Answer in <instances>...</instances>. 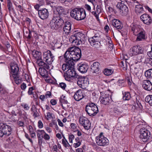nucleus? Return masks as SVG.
<instances>
[{
	"mask_svg": "<svg viewBox=\"0 0 152 152\" xmlns=\"http://www.w3.org/2000/svg\"><path fill=\"white\" fill-rule=\"evenodd\" d=\"M81 55L80 49L79 48L72 47L69 48L66 51L64 58L66 63H70L71 64H74L73 61H77L81 57Z\"/></svg>",
	"mask_w": 152,
	"mask_h": 152,
	"instance_id": "obj_1",
	"label": "nucleus"
},
{
	"mask_svg": "<svg viewBox=\"0 0 152 152\" xmlns=\"http://www.w3.org/2000/svg\"><path fill=\"white\" fill-rule=\"evenodd\" d=\"M64 18L61 15L53 14V17L50 21V25L52 29H57L64 23Z\"/></svg>",
	"mask_w": 152,
	"mask_h": 152,
	"instance_id": "obj_2",
	"label": "nucleus"
},
{
	"mask_svg": "<svg viewBox=\"0 0 152 152\" xmlns=\"http://www.w3.org/2000/svg\"><path fill=\"white\" fill-rule=\"evenodd\" d=\"M70 15L72 18L77 20L84 19L86 17V13L83 9L75 8L70 12Z\"/></svg>",
	"mask_w": 152,
	"mask_h": 152,
	"instance_id": "obj_3",
	"label": "nucleus"
},
{
	"mask_svg": "<svg viewBox=\"0 0 152 152\" xmlns=\"http://www.w3.org/2000/svg\"><path fill=\"white\" fill-rule=\"evenodd\" d=\"M86 38L85 35L80 33H75L71 35L69 39V41L75 45H78L84 43Z\"/></svg>",
	"mask_w": 152,
	"mask_h": 152,
	"instance_id": "obj_4",
	"label": "nucleus"
},
{
	"mask_svg": "<svg viewBox=\"0 0 152 152\" xmlns=\"http://www.w3.org/2000/svg\"><path fill=\"white\" fill-rule=\"evenodd\" d=\"M11 71L13 74L12 75L13 79L17 84L21 83L22 78L20 77L18 74L19 68L18 65L15 64H12L11 65Z\"/></svg>",
	"mask_w": 152,
	"mask_h": 152,
	"instance_id": "obj_5",
	"label": "nucleus"
},
{
	"mask_svg": "<svg viewBox=\"0 0 152 152\" xmlns=\"http://www.w3.org/2000/svg\"><path fill=\"white\" fill-rule=\"evenodd\" d=\"M12 132V129L10 126L6 124H0V137L8 136L11 134Z\"/></svg>",
	"mask_w": 152,
	"mask_h": 152,
	"instance_id": "obj_6",
	"label": "nucleus"
},
{
	"mask_svg": "<svg viewBox=\"0 0 152 152\" xmlns=\"http://www.w3.org/2000/svg\"><path fill=\"white\" fill-rule=\"evenodd\" d=\"M85 110L90 116L95 115L99 112L97 107L93 103H88L86 106Z\"/></svg>",
	"mask_w": 152,
	"mask_h": 152,
	"instance_id": "obj_7",
	"label": "nucleus"
},
{
	"mask_svg": "<svg viewBox=\"0 0 152 152\" xmlns=\"http://www.w3.org/2000/svg\"><path fill=\"white\" fill-rule=\"evenodd\" d=\"M100 37L99 34L97 33L94 36L88 38V41L91 45L95 48H99L100 45Z\"/></svg>",
	"mask_w": 152,
	"mask_h": 152,
	"instance_id": "obj_8",
	"label": "nucleus"
},
{
	"mask_svg": "<svg viewBox=\"0 0 152 152\" xmlns=\"http://www.w3.org/2000/svg\"><path fill=\"white\" fill-rule=\"evenodd\" d=\"M96 141L98 145L101 146L107 145L109 143L108 140L106 137H104L102 132L99 135L96 137Z\"/></svg>",
	"mask_w": 152,
	"mask_h": 152,
	"instance_id": "obj_9",
	"label": "nucleus"
},
{
	"mask_svg": "<svg viewBox=\"0 0 152 152\" xmlns=\"http://www.w3.org/2000/svg\"><path fill=\"white\" fill-rule=\"evenodd\" d=\"M140 137L144 142H147L151 138V132L145 129L140 130Z\"/></svg>",
	"mask_w": 152,
	"mask_h": 152,
	"instance_id": "obj_10",
	"label": "nucleus"
},
{
	"mask_svg": "<svg viewBox=\"0 0 152 152\" xmlns=\"http://www.w3.org/2000/svg\"><path fill=\"white\" fill-rule=\"evenodd\" d=\"M74 65H73L70 68L68 69L64 74L65 79L69 81L71 77H74L76 78V76H78L74 68Z\"/></svg>",
	"mask_w": 152,
	"mask_h": 152,
	"instance_id": "obj_11",
	"label": "nucleus"
},
{
	"mask_svg": "<svg viewBox=\"0 0 152 152\" xmlns=\"http://www.w3.org/2000/svg\"><path fill=\"white\" fill-rule=\"evenodd\" d=\"M43 58V61L48 65L51 64L54 60V56L50 50H48L44 53Z\"/></svg>",
	"mask_w": 152,
	"mask_h": 152,
	"instance_id": "obj_12",
	"label": "nucleus"
},
{
	"mask_svg": "<svg viewBox=\"0 0 152 152\" xmlns=\"http://www.w3.org/2000/svg\"><path fill=\"white\" fill-rule=\"evenodd\" d=\"M142 52V48L139 45L134 46L129 50L128 54L131 56L137 55Z\"/></svg>",
	"mask_w": 152,
	"mask_h": 152,
	"instance_id": "obj_13",
	"label": "nucleus"
},
{
	"mask_svg": "<svg viewBox=\"0 0 152 152\" xmlns=\"http://www.w3.org/2000/svg\"><path fill=\"white\" fill-rule=\"evenodd\" d=\"M34 56L37 59V63L39 66H43L45 68H48V66L44 62L41 58V52L37 51H36Z\"/></svg>",
	"mask_w": 152,
	"mask_h": 152,
	"instance_id": "obj_14",
	"label": "nucleus"
},
{
	"mask_svg": "<svg viewBox=\"0 0 152 152\" xmlns=\"http://www.w3.org/2000/svg\"><path fill=\"white\" fill-rule=\"evenodd\" d=\"M99 100L102 104L105 105L110 104L112 100L111 96L108 94H105L101 96Z\"/></svg>",
	"mask_w": 152,
	"mask_h": 152,
	"instance_id": "obj_15",
	"label": "nucleus"
},
{
	"mask_svg": "<svg viewBox=\"0 0 152 152\" xmlns=\"http://www.w3.org/2000/svg\"><path fill=\"white\" fill-rule=\"evenodd\" d=\"M121 1V2H118L116 7L121 13L124 15L126 14L128 12V8L126 5L122 2V1Z\"/></svg>",
	"mask_w": 152,
	"mask_h": 152,
	"instance_id": "obj_16",
	"label": "nucleus"
},
{
	"mask_svg": "<svg viewBox=\"0 0 152 152\" xmlns=\"http://www.w3.org/2000/svg\"><path fill=\"white\" fill-rule=\"evenodd\" d=\"M79 121L86 129H89L90 126V124L89 121L87 118L84 116L81 117L80 118Z\"/></svg>",
	"mask_w": 152,
	"mask_h": 152,
	"instance_id": "obj_17",
	"label": "nucleus"
},
{
	"mask_svg": "<svg viewBox=\"0 0 152 152\" xmlns=\"http://www.w3.org/2000/svg\"><path fill=\"white\" fill-rule=\"evenodd\" d=\"M76 78L78 79L77 84L80 87L83 88V87L87 85L88 83L87 80L84 77L78 75L76 76Z\"/></svg>",
	"mask_w": 152,
	"mask_h": 152,
	"instance_id": "obj_18",
	"label": "nucleus"
},
{
	"mask_svg": "<svg viewBox=\"0 0 152 152\" xmlns=\"http://www.w3.org/2000/svg\"><path fill=\"white\" fill-rule=\"evenodd\" d=\"M38 15L39 17L42 20L47 19L49 16L48 10L45 8L42 9L38 10Z\"/></svg>",
	"mask_w": 152,
	"mask_h": 152,
	"instance_id": "obj_19",
	"label": "nucleus"
},
{
	"mask_svg": "<svg viewBox=\"0 0 152 152\" xmlns=\"http://www.w3.org/2000/svg\"><path fill=\"white\" fill-rule=\"evenodd\" d=\"M137 36L136 39L137 42L145 40L147 38L146 32L143 29L135 35Z\"/></svg>",
	"mask_w": 152,
	"mask_h": 152,
	"instance_id": "obj_20",
	"label": "nucleus"
},
{
	"mask_svg": "<svg viewBox=\"0 0 152 152\" xmlns=\"http://www.w3.org/2000/svg\"><path fill=\"white\" fill-rule=\"evenodd\" d=\"M85 96L84 91L82 90H79L75 93L74 98L76 101H79Z\"/></svg>",
	"mask_w": 152,
	"mask_h": 152,
	"instance_id": "obj_21",
	"label": "nucleus"
},
{
	"mask_svg": "<svg viewBox=\"0 0 152 152\" xmlns=\"http://www.w3.org/2000/svg\"><path fill=\"white\" fill-rule=\"evenodd\" d=\"M140 18L143 23L145 24L149 25L151 23V19L150 16L147 14H143L140 16Z\"/></svg>",
	"mask_w": 152,
	"mask_h": 152,
	"instance_id": "obj_22",
	"label": "nucleus"
},
{
	"mask_svg": "<svg viewBox=\"0 0 152 152\" xmlns=\"http://www.w3.org/2000/svg\"><path fill=\"white\" fill-rule=\"evenodd\" d=\"M54 12L53 14L62 15V14L64 13V9L63 7L61 6L56 7L53 5H51Z\"/></svg>",
	"mask_w": 152,
	"mask_h": 152,
	"instance_id": "obj_23",
	"label": "nucleus"
},
{
	"mask_svg": "<svg viewBox=\"0 0 152 152\" xmlns=\"http://www.w3.org/2000/svg\"><path fill=\"white\" fill-rule=\"evenodd\" d=\"M130 29L131 31L135 36L139 32L141 31V29H142L140 28V26L133 24H132L131 25Z\"/></svg>",
	"mask_w": 152,
	"mask_h": 152,
	"instance_id": "obj_24",
	"label": "nucleus"
},
{
	"mask_svg": "<svg viewBox=\"0 0 152 152\" xmlns=\"http://www.w3.org/2000/svg\"><path fill=\"white\" fill-rule=\"evenodd\" d=\"M142 87L144 89L148 91L152 89V84L149 80H144L142 82Z\"/></svg>",
	"mask_w": 152,
	"mask_h": 152,
	"instance_id": "obj_25",
	"label": "nucleus"
},
{
	"mask_svg": "<svg viewBox=\"0 0 152 152\" xmlns=\"http://www.w3.org/2000/svg\"><path fill=\"white\" fill-rule=\"evenodd\" d=\"M48 66V68H46L43 66H41L42 67L39 68V72L40 75L42 77L47 78L48 77V72L46 69H49L50 68L49 66L46 64Z\"/></svg>",
	"mask_w": 152,
	"mask_h": 152,
	"instance_id": "obj_26",
	"label": "nucleus"
},
{
	"mask_svg": "<svg viewBox=\"0 0 152 152\" xmlns=\"http://www.w3.org/2000/svg\"><path fill=\"white\" fill-rule=\"evenodd\" d=\"M111 22L113 26L117 29H121L123 27L122 24L118 20L113 19Z\"/></svg>",
	"mask_w": 152,
	"mask_h": 152,
	"instance_id": "obj_27",
	"label": "nucleus"
},
{
	"mask_svg": "<svg viewBox=\"0 0 152 152\" xmlns=\"http://www.w3.org/2000/svg\"><path fill=\"white\" fill-rule=\"evenodd\" d=\"M78 70L81 73L86 72L88 69V66L86 64H79L78 65Z\"/></svg>",
	"mask_w": 152,
	"mask_h": 152,
	"instance_id": "obj_28",
	"label": "nucleus"
},
{
	"mask_svg": "<svg viewBox=\"0 0 152 152\" xmlns=\"http://www.w3.org/2000/svg\"><path fill=\"white\" fill-rule=\"evenodd\" d=\"M100 67V64L98 62H95L91 65V71L93 73H96L99 71Z\"/></svg>",
	"mask_w": 152,
	"mask_h": 152,
	"instance_id": "obj_29",
	"label": "nucleus"
},
{
	"mask_svg": "<svg viewBox=\"0 0 152 152\" xmlns=\"http://www.w3.org/2000/svg\"><path fill=\"white\" fill-rule=\"evenodd\" d=\"M123 112V108L118 106L115 107L113 108V114L116 116L120 115Z\"/></svg>",
	"mask_w": 152,
	"mask_h": 152,
	"instance_id": "obj_30",
	"label": "nucleus"
},
{
	"mask_svg": "<svg viewBox=\"0 0 152 152\" xmlns=\"http://www.w3.org/2000/svg\"><path fill=\"white\" fill-rule=\"evenodd\" d=\"M136 1V3L137 4H135V11L136 12L137 14H140L141 13H142L143 11L142 6L139 4L137 1ZM135 3V2H134Z\"/></svg>",
	"mask_w": 152,
	"mask_h": 152,
	"instance_id": "obj_31",
	"label": "nucleus"
},
{
	"mask_svg": "<svg viewBox=\"0 0 152 152\" xmlns=\"http://www.w3.org/2000/svg\"><path fill=\"white\" fill-rule=\"evenodd\" d=\"M123 99L124 100H128L130 99L131 97L130 94L129 92H126L123 93Z\"/></svg>",
	"mask_w": 152,
	"mask_h": 152,
	"instance_id": "obj_32",
	"label": "nucleus"
},
{
	"mask_svg": "<svg viewBox=\"0 0 152 152\" xmlns=\"http://www.w3.org/2000/svg\"><path fill=\"white\" fill-rule=\"evenodd\" d=\"M66 96L62 95L60 99V102L61 103L63 109H64V107L63 106V104H67L68 103L66 99Z\"/></svg>",
	"mask_w": 152,
	"mask_h": 152,
	"instance_id": "obj_33",
	"label": "nucleus"
},
{
	"mask_svg": "<svg viewBox=\"0 0 152 152\" xmlns=\"http://www.w3.org/2000/svg\"><path fill=\"white\" fill-rule=\"evenodd\" d=\"M64 139H62V144L64 146L65 148H69V147L71 146V145H70L67 140L65 138V137L64 136H63Z\"/></svg>",
	"mask_w": 152,
	"mask_h": 152,
	"instance_id": "obj_34",
	"label": "nucleus"
},
{
	"mask_svg": "<svg viewBox=\"0 0 152 152\" xmlns=\"http://www.w3.org/2000/svg\"><path fill=\"white\" fill-rule=\"evenodd\" d=\"M66 64H63L62 66V69L63 71H65L67 69H68L69 68H70V67L72 66L73 65H74V64L71 65L70 63H66Z\"/></svg>",
	"mask_w": 152,
	"mask_h": 152,
	"instance_id": "obj_35",
	"label": "nucleus"
},
{
	"mask_svg": "<svg viewBox=\"0 0 152 152\" xmlns=\"http://www.w3.org/2000/svg\"><path fill=\"white\" fill-rule=\"evenodd\" d=\"M7 6L10 12L14 10L12 3L10 0H7Z\"/></svg>",
	"mask_w": 152,
	"mask_h": 152,
	"instance_id": "obj_36",
	"label": "nucleus"
},
{
	"mask_svg": "<svg viewBox=\"0 0 152 152\" xmlns=\"http://www.w3.org/2000/svg\"><path fill=\"white\" fill-rule=\"evenodd\" d=\"M145 101L148 103L151 106H152V95L147 96L145 98Z\"/></svg>",
	"mask_w": 152,
	"mask_h": 152,
	"instance_id": "obj_37",
	"label": "nucleus"
},
{
	"mask_svg": "<svg viewBox=\"0 0 152 152\" xmlns=\"http://www.w3.org/2000/svg\"><path fill=\"white\" fill-rule=\"evenodd\" d=\"M145 76L148 78H152V69H150L146 71L145 73Z\"/></svg>",
	"mask_w": 152,
	"mask_h": 152,
	"instance_id": "obj_38",
	"label": "nucleus"
},
{
	"mask_svg": "<svg viewBox=\"0 0 152 152\" xmlns=\"http://www.w3.org/2000/svg\"><path fill=\"white\" fill-rule=\"evenodd\" d=\"M103 72L105 75L107 76L111 75L113 72V70L112 69H109L107 68L104 69Z\"/></svg>",
	"mask_w": 152,
	"mask_h": 152,
	"instance_id": "obj_39",
	"label": "nucleus"
},
{
	"mask_svg": "<svg viewBox=\"0 0 152 152\" xmlns=\"http://www.w3.org/2000/svg\"><path fill=\"white\" fill-rule=\"evenodd\" d=\"M71 29V27H68L64 26L63 28V33L66 35H68L70 33Z\"/></svg>",
	"mask_w": 152,
	"mask_h": 152,
	"instance_id": "obj_40",
	"label": "nucleus"
},
{
	"mask_svg": "<svg viewBox=\"0 0 152 152\" xmlns=\"http://www.w3.org/2000/svg\"><path fill=\"white\" fill-rule=\"evenodd\" d=\"M75 142L73 144V146L74 147L76 148L78 147L80 145L81 142L78 137H77L75 138Z\"/></svg>",
	"mask_w": 152,
	"mask_h": 152,
	"instance_id": "obj_41",
	"label": "nucleus"
},
{
	"mask_svg": "<svg viewBox=\"0 0 152 152\" xmlns=\"http://www.w3.org/2000/svg\"><path fill=\"white\" fill-rule=\"evenodd\" d=\"M45 133L43 130H37V136L38 137H43V134Z\"/></svg>",
	"mask_w": 152,
	"mask_h": 152,
	"instance_id": "obj_42",
	"label": "nucleus"
},
{
	"mask_svg": "<svg viewBox=\"0 0 152 152\" xmlns=\"http://www.w3.org/2000/svg\"><path fill=\"white\" fill-rule=\"evenodd\" d=\"M58 86L60 87L63 89L64 90L66 87V85L64 83H61L59 84Z\"/></svg>",
	"mask_w": 152,
	"mask_h": 152,
	"instance_id": "obj_43",
	"label": "nucleus"
},
{
	"mask_svg": "<svg viewBox=\"0 0 152 152\" xmlns=\"http://www.w3.org/2000/svg\"><path fill=\"white\" fill-rule=\"evenodd\" d=\"M74 138V136L73 134H71L69 135V139L70 143H72L73 140Z\"/></svg>",
	"mask_w": 152,
	"mask_h": 152,
	"instance_id": "obj_44",
	"label": "nucleus"
},
{
	"mask_svg": "<svg viewBox=\"0 0 152 152\" xmlns=\"http://www.w3.org/2000/svg\"><path fill=\"white\" fill-rule=\"evenodd\" d=\"M34 34V32H32L29 30L28 34L27 36H26L28 39H30L32 37V34Z\"/></svg>",
	"mask_w": 152,
	"mask_h": 152,
	"instance_id": "obj_45",
	"label": "nucleus"
},
{
	"mask_svg": "<svg viewBox=\"0 0 152 152\" xmlns=\"http://www.w3.org/2000/svg\"><path fill=\"white\" fill-rule=\"evenodd\" d=\"M43 138L46 140H48L50 139L49 136L45 132L44 133V135L43 136Z\"/></svg>",
	"mask_w": 152,
	"mask_h": 152,
	"instance_id": "obj_46",
	"label": "nucleus"
},
{
	"mask_svg": "<svg viewBox=\"0 0 152 152\" xmlns=\"http://www.w3.org/2000/svg\"><path fill=\"white\" fill-rule=\"evenodd\" d=\"M34 90V88L33 87H30L29 88L28 93L29 95H31L33 94V90Z\"/></svg>",
	"mask_w": 152,
	"mask_h": 152,
	"instance_id": "obj_47",
	"label": "nucleus"
},
{
	"mask_svg": "<svg viewBox=\"0 0 152 152\" xmlns=\"http://www.w3.org/2000/svg\"><path fill=\"white\" fill-rule=\"evenodd\" d=\"M92 14L94 15V16L95 17L96 19H97V21H99V15L98 14H97L96 12V11H93L92 12Z\"/></svg>",
	"mask_w": 152,
	"mask_h": 152,
	"instance_id": "obj_48",
	"label": "nucleus"
},
{
	"mask_svg": "<svg viewBox=\"0 0 152 152\" xmlns=\"http://www.w3.org/2000/svg\"><path fill=\"white\" fill-rule=\"evenodd\" d=\"M96 12L99 14L101 12V6L99 5H97L96 7Z\"/></svg>",
	"mask_w": 152,
	"mask_h": 152,
	"instance_id": "obj_49",
	"label": "nucleus"
},
{
	"mask_svg": "<svg viewBox=\"0 0 152 152\" xmlns=\"http://www.w3.org/2000/svg\"><path fill=\"white\" fill-rule=\"evenodd\" d=\"M38 127L40 128H42L43 127V124L41 120H39L38 122Z\"/></svg>",
	"mask_w": 152,
	"mask_h": 152,
	"instance_id": "obj_50",
	"label": "nucleus"
},
{
	"mask_svg": "<svg viewBox=\"0 0 152 152\" xmlns=\"http://www.w3.org/2000/svg\"><path fill=\"white\" fill-rule=\"evenodd\" d=\"M151 60H152V57H151V58H147L145 59V61L146 63L150 64L152 62Z\"/></svg>",
	"mask_w": 152,
	"mask_h": 152,
	"instance_id": "obj_51",
	"label": "nucleus"
},
{
	"mask_svg": "<svg viewBox=\"0 0 152 152\" xmlns=\"http://www.w3.org/2000/svg\"><path fill=\"white\" fill-rule=\"evenodd\" d=\"M32 112L33 113V116L34 118L38 117L39 116V115L37 110Z\"/></svg>",
	"mask_w": 152,
	"mask_h": 152,
	"instance_id": "obj_52",
	"label": "nucleus"
},
{
	"mask_svg": "<svg viewBox=\"0 0 152 152\" xmlns=\"http://www.w3.org/2000/svg\"><path fill=\"white\" fill-rule=\"evenodd\" d=\"M71 24L70 22H66L64 26H66L68 27H71Z\"/></svg>",
	"mask_w": 152,
	"mask_h": 152,
	"instance_id": "obj_53",
	"label": "nucleus"
},
{
	"mask_svg": "<svg viewBox=\"0 0 152 152\" xmlns=\"http://www.w3.org/2000/svg\"><path fill=\"white\" fill-rule=\"evenodd\" d=\"M45 95L46 98L48 97H50L51 95V93L50 91H47L46 92Z\"/></svg>",
	"mask_w": 152,
	"mask_h": 152,
	"instance_id": "obj_54",
	"label": "nucleus"
},
{
	"mask_svg": "<svg viewBox=\"0 0 152 152\" xmlns=\"http://www.w3.org/2000/svg\"><path fill=\"white\" fill-rule=\"evenodd\" d=\"M0 93L2 94H6L7 93V92L5 89H2L0 91Z\"/></svg>",
	"mask_w": 152,
	"mask_h": 152,
	"instance_id": "obj_55",
	"label": "nucleus"
},
{
	"mask_svg": "<svg viewBox=\"0 0 152 152\" xmlns=\"http://www.w3.org/2000/svg\"><path fill=\"white\" fill-rule=\"evenodd\" d=\"M85 8L89 12H90L91 11V7L89 5H88L87 4H86L85 5Z\"/></svg>",
	"mask_w": 152,
	"mask_h": 152,
	"instance_id": "obj_56",
	"label": "nucleus"
},
{
	"mask_svg": "<svg viewBox=\"0 0 152 152\" xmlns=\"http://www.w3.org/2000/svg\"><path fill=\"white\" fill-rule=\"evenodd\" d=\"M151 50L147 53L148 55L150 57H152V45H151Z\"/></svg>",
	"mask_w": 152,
	"mask_h": 152,
	"instance_id": "obj_57",
	"label": "nucleus"
},
{
	"mask_svg": "<svg viewBox=\"0 0 152 152\" xmlns=\"http://www.w3.org/2000/svg\"><path fill=\"white\" fill-rule=\"evenodd\" d=\"M26 86L25 83H23L21 85L20 88L22 90H25Z\"/></svg>",
	"mask_w": 152,
	"mask_h": 152,
	"instance_id": "obj_58",
	"label": "nucleus"
},
{
	"mask_svg": "<svg viewBox=\"0 0 152 152\" xmlns=\"http://www.w3.org/2000/svg\"><path fill=\"white\" fill-rule=\"evenodd\" d=\"M50 103L52 105H55L56 104V100L52 99L50 101Z\"/></svg>",
	"mask_w": 152,
	"mask_h": 152,
	"instance_id": "obj_59",
	"label": "nucleus"
},
{
	"mask_svg": "<svg viewBox=\"0 0 152 152\" xmlns=\"http://www.w3.org/2000/svg\"><path fill=\"white\" fill-rule=\"evenodd\" d=\"M47 115L46 118L47 120H48L49 118H50L52 117V114L50 112H48L47 113Z\"/></svg>",
	"mask_w": 152,
	"mask_h": 152,
	"instance_id": "obj_60",
	"label": "nucleus"
},
{
	"mask_svg": "<svg viewBox=\"0 0 152 152\" xmlns=\"http://www.w3.org/2000/svg\"><path fill=\"white\" fill-rule=\"evenodd\" d=\"M38 143L39 145L42 144L43 137H38Z\"/></svg>",
	"mask_w": 152,
	"mask_h": 152,
	"instance_id": "obj_61",
	"label": "nucleus"
},
{
	"mask_svg": "<svg viewBox=\"0 0 152 152\" xmlns=\"http://www.w3.org/2000/svg\"><path fill=\"white\" fill-rule=\"evenodd\" d=\"M31 110L32 112H34V111L37 110L36 108L34 105H33L32 106Z\"/></svg>",
	"mask_w": 152,
	"mask_h": 152,
	"instance_id": "obj_62",
	"label": "nucleus"
},
{
	"mask_svg": "<svg viewBox=\"0 0 152 152\" xmlns=\"http://www.w3.org/2000/svg\"><path fill=\"white\" fill-rule=\"evenodd\" d=\"M23 108L26 110H28L29 108L28 105L27 104H25L23 106Z\"/></svg>",
	"mask_w": 152,
	"mask_h": 152,
	"instance_id": "obj_63",
	"label": "nucleus"
},
{
	"mask_svg": "<svg viewBox=\"0 0 152 152\" xmlns=\"http://www.w3.org/2000/svg\"><path fill=\"white\" fill-rule=\"evenodd\" d=\"M52 149L54 151L57 152L58 147L57 145H54Z\"/></svg>",
	"mask_w": 152,
	"mask_h": 152,
	"instance_id": "obj_64",
	"label": "nucleus"
}]
</instances>
